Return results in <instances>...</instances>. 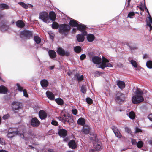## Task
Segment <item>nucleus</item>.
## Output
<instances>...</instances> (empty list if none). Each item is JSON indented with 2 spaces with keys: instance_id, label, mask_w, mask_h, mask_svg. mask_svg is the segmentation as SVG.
I'll list each match as a JSON object with an SVG mask.
<instances>
[{
  "instance_id": "obj_1",
  "label": "nucleus",
  "mask_w": 152,
  "mask_h": 152,
  "mask_svg": "<svg viewBox=\"0 0 152 152\" xmlns=\"http://www.w3.org/2000/svg\"><path fill=\"white\" fill-rule=\"evenodd\" d=\"M26 127L25 126H22L19 127L17 131L13 130L12 129H9L8 131L7 136L8 138H12L15 135H18L23 139L26 140V137L28 134L31 138L35 137V133L31 130H29L27 133L26 132Z\"/></svg>"
},
{
  "instance_id": "obj_2",
  "label": "nucleus",
  "mask_w": 152,
  "mask_h": 152,
  "mask_svg": "<svg viewBox=\"0 0 152 152\" xmlns=\"http://www.w3.org/2000/svg\"><path fill=\"white\" fill-rule=\"evenodd\" d=\"M92 61L94 64H97L98 68H101L104 69L105 67H112V65L109 63L108 60L103 56L102 59L98 56H94L92 58Z\"/></svg>"
},
{
  "instance_id": "obj_3",
  "label": "nucleus",
  "mask_w": 152,
  "mask_h": 152,
  "mask_svg": "<svg viewBox=\"0 0 152 152\" xmlns=\"http://www.w3.org/2000/svg\"><path fill=\"white\" fill-rule=\"evenodd\" d=\"M135 94L136 95L132 98V101L133 103L137 104L144 100V99L142 96L143 92L142 90L138 89L135 92Z\"/></svg>"
},
{
  "instance_id": "obj_4",
  "label": "nucleus",
  "mask_w": 152,
  "mask_h": 152,
  "mask_svg": "<svg viewBox=\"0 0 152 152\" xmlns=\"http://www.w3.org/2000/svg\"><path fill=\"white\" fill-rule=\"evenodd\" d=\"M70 29V27L68 24H62L59 26V32L64 35L68 34Z\"/></svg>"
},
{
  "instance_id": "obj_5",
  "label": "nucleus",
  "mask_w": 152,
  "mask_h": 152,
  "mask_svg": "<svg viewBox=\"0 0 152 152\" xmlns=\"http://www.w3.org/2000/svg\"><path fill=\"white\" fill-rule=\"evenodd\" d=\"M39 18L46 23H48L50 22V18L48 13L46 12H41Z\"/></svg>"
},
{
  "instance_id": "obj_6",
  "label": "nucleus",
  "mask_w": 152,
  "mask_h": 152,
  "mask_svg": "<svg viewBox=\"0 0 152 152\" xmlns=\"http://www.w3.org/2000/svg\"><path fill=\"white\" fill-rule=\"evenodd\" d=\"M125 94L121 93H119L116 94L115 99L116 102L119 103H121L125 100Z\"/></svg>"
},
{
  "instance_id": "obj_7",
  "label": "nucleus",
  "mask_w": 152,
  "mask_h": 152,
  "mask_svg": "<svg viewBox=\"0 0 152 152\" xmlns=\"http://www.w3.org/2000/svg\"><path fill=\"white\" fill-rule=\"evenodd\" d=\"M32 34V31L27 30H24L21 32L20 36L21 38L29 39L31 37Z\"/></svg>"
},
{
  "instance_id": "obj_8",
  "label": "nucleus",
  "mask_w": 152,
  "mask_h": 152,
  "mask_svg": "<svg viewBox=\"0 0 152 152\" xmlns=\"http://www.w3.org/2000/svg\"><path fill=\"white\" fill-rule=\"evenodd\" d=\"M87 35L86 31H83V33L79 34L76 36V38L77 41L80 42H83L84 40V37Z\"/></svg>"
},
{
  "instance_id": "obj_9",
  "label": "nucleus",
  "mask_w": 152,
  "mask_h": 152,
  "mask_svg": "<svg viewBox=\"0 0 152 152\" xmlns=\"http://www.w3.org/2000/svg\"><path fill=\"white\" fill-rule=\"evenodd\" d=\"M40 122L36 118H33L31 121V125L34 127H36L39 125Z\"/></svg>"
},
{
  "instance_id": "obj_10",
  "label": "nucleus",
  "mask_w": 152,
  "mask_h": 152,
  "mask_svg": "<svg viewBox=\"0 0 152 152\" xmlns=\"http://www.w3.org/2000/svg\"><path fill=\"white\" fill-rule=\"evenodd\" d=\"M57 52L58 54L62 56L65 55L67 56L69 54V52H65L63 49L61 48H58L57 50Z\"/></svg>"
},
{
  "instance_id": "obj_11",
  "label": "nucleus",
  "mask_w": 152,
  "mask_h": 152,
  "mask_svg": "<svg viewBox=\"0 0 152 152\" xmlns=\"http://www.w3.org/2000/svg\"><path fill=\"white\" fill-rule=\"evenodd\" d=\"M63 116L64 117V123H65L66 121L70 124V123H73V122L72 118L71 116L66 115L65 114H64Z\"/></svg>"
},
{
  "instance_id": "obj_12",
  "label": "nucleus",
  "mask_w": 152,
  "mask_h": 152,
  "mask_svg": "<svg viewBox=\"0 0 152 152\" xmlns=\"http://www.w3.org/2000/svg\"><path fill=\"white\" fill-rule=\"evenodd\" d=\"M77 28L78 30L81 31V33H83V31H86L85 30L86 28V27L80 22L79 23Z\"/></svg>"
},
{
  "instance_id": "obj_13",
  "label": "nucleus",
  "mask_w": 152,
  "mask_h": 152,
  "mask_svg": "<svg viewBox=\"0 0 152 152\" xmlns=\"http://www.w3.org/2000/svg\"><path fill=\"white\" fill-rule=\"evenodd\" d=\"M18 89L20 91H23V96L26 97H28V95L27 93V91L25 89H23L22 87H21L19 84H17Z\"/></svg>"
},
{
  "instance_id": "obj_14",
  "label": "nucleus",
  "mask_w": 152,
  "mask_h": 152,
  "mask_svg": "<svg viewBox=\"0 0 152 152\" xmlns=\"http://www.w3.org/2000/svg\"><path fill=\"white\" fill-rule=\"evenodd\" d=\"M18 4L25 9H27L28 7L32 8L33 7V6L31 4H26L23 2H19Z\"/></svg>"
},
{
  "instance_id": "obj_15",
  "label": "nucleus",
  "mask_w": 152,
  "mask_h": 152,
  "mask_svg": "<svg viewBox=\"0 0 152 152\" xmlns=\"http://www.w3.org/2000/svg\"><path fill=\"white\" fill-rule=\"evenodd\" d=\"M39 115L41 119H44L46 118L47 114L45 111L40 110L39 113Z\"/></svg>"
},
{
  "instance_id": "obj_16",
  "label": "nucleus",
  "mask_w": 152,
  "mask_h": 152,
  "mask_svg": "<svg viewBox=\"0 0 152 152\" xmlns=\"http://www.w3.org/2000/svg\"><path fill=\"white\" fill-rule=\"evenodd\" d=\"M12 105L13 108L15 110H18L21 108V104L19 102H14Z\"/></svg>"
},
{
  "instance_id": "obj_17",
  "label": "nucleus",
  "mask_w": 152,
  "mask_h": 152,
  "mask_svg": "<svg viewBox=\"0 0 152 152\" xmlns=\"http://www.w3.org/2000/svg\"><path fill=\"white\" fill-rule=\"evenodd\" d=\"M93 144L94 147L96 150L99 151L101 148V144L100 142H97L96 141L94 142Z\"/></svg>"
},
{
  "instance_id": "obj_18",
  "label": "nucleus",
  "mask_w": 152,
  "mask_h": 152,
  "mask_svg": "<svg viewBox=\"0 0 152 152\" xmlns=\"http://www.w3.org/2000/svg\"><path fill=\"white\" fill-rule=\"evenodd\" d=\"M68 145L69 148L72 149H74L77 147L76 143L73 140H72L69 142Z\"/></svg>"
},
{
  "instance_id": "obj_19",
  "label": "nucleus",
  "mask_w": 152,
  "mask_h": 152,
  "mask_svg": "<svg viewBox=\"0 0 152 152\" xmlns=\"http://www.w3.org/2000/svg\"><path fill=\"white\" fill-rule=\"evenodd\" d=\"M86 38L88 41L89 42H92L95 39L94 35L92 34H88L86 35Z\"/></svg>"
},
{
  "instance_id": "obj_20",
  "label": "nucleus",
  "mask_w": 152,
  "mask_h": 152,
  "mask_svg": "<svg viewBox=\"0 0 152 152\" xmlns=\"http://www.w3.org/2000/svg\"><path fill=\"white\" fill-rule=\"evenodd\" d=\"M90 129L89 126L88 125H86L83 126L82 131L84 134H87L89 133Z\"/></svg>"
},
{
  "instance_id": "obj_21",
  "label": "nucleus",
  "mask_w": 152,
  "mask_h": 152,
  "mask_svg": "<svg viewBox=\"0 0 152 152\" xmlns=\"http://www.w3.org/2000/svg\"><path fill=\"white\" fill-rule=\"evenodd\" d=\"M117 85L121 89H122L124 88L125 86L124 82L120 80H118L117 81Z\"/></svg>"
},
{
  "instance_id": "obj_22",
  "label": "nucleus",
  "mask_w": 152,
  "mask_h": 152,
  "mask_svg": "<svg viewBox=\"0 0 152 152\" xmlns=\"http://www.w3.org/2000/svg\"><path fill=\"white\" fill-rule=\"evenodd\" d=\"M58 134L61 137H65L67 134V131L64 129H60L58 131Z\"/></svg>"
},
{
  "instance_id": "obj_23",
  "label": "nucleus",
  "mask_w": 152,
  "mask_h": 152,
  "mask_svg": "<svg viewBox=\"0 0 152 152\" xmlns=\"http://www.w3.org/2000/svg\"><path fill=\"white\" fill-rule=\"evenodd\" d=\"M46 94L48 98L50 100H53L55 99L54 94L51 92L49 91L46 92Z\"/></svg>"
},
{
  "instance_id": "obj_24",
  "label": "nucleus",
  "mask_w": 152,
  "mask_h": 152,
  "mask_svg": "<svg viewBox=\"0 0 152 152\" xmlns=\"http://www.w3.org/2000/svg\"><path fill=\"white\" fill-rule=\"evenodd\" d=\"M79 22L74 20L73 19H72L70 21L69 24L70 26L72 27H77L78 25Z\"/></svg>"
},
{
  "instance_id": "obj_25",
  "label": "nucleus",
  "mask_w": 152,
  "mask_h": 152,
  "mask_svg": "<svg viewBox=\"0 0 152 152\" xmlns=\"http://www.w3.org/2000/svg\"><path fill=\"white\" fill-rule=\"evenodd\" d=\"M56 14L55 13L53 12H50L49 14V18H50V20L52 21H54L56 19Z\"/></svg>"
},
{
  "instance_id": "obj_26",
  "label": "nucleus",
  "mask_w": 152,
  "mask_h": 152,
  "mask_svg": "<svg viewBox=\"0 0 152 152\" xmlns=\"http://www.w3.org/2000/svg\"><path fill=\"white\" fill-rule=\"evenodd\" d=\"M127 115L131 119L133 120L135 118V114L134 112L133 111L128 113Z\"/></svg>"
},
{
  "instance_id": "obj_27",
  "label": "nucleus",
  "mask_w": 152,
  "mask_h": 152,
  "mask_svg": "<svg viewBox=\"0 0 152 152\" xmlns=\"http://www.w3.org/2000/svg\"><path fill=\"white\" fill-rule=\"evenodd\" d=\"M48 53L50 58H55L56 56V52L53 50H49Z\"/></svg>"
},
{
  "instance_id": "obj_28",
  "label": "nucleus",
  "mask_w": 152,
  "mask_h": 152,
  "mask_svg": "<svg viewBox=\"0 0 152 152\" xmlns=\"http://www.w3.org/2000/svg\"><path fill=\"white\" fill-rule=\"evenodd\" d=\"M16 26L19 28H22L25 26L24 23L21 20H19L16 22Z\"/></svg>"
},
{
  "instance_id": "obj_29",
  "label": "nucleus",
  "mask_w": 152,
  "mask_h": 152,
  "mask_svg": "<svg viewBox=\"0 0 152 152\" xmlns=\"http://www.w3.org/2000/svg\"><path fill=\"white\" fill-rule=\"evenodd\" d=\"M40 83L42 87H46L48 84V82L47 80L43 79L41 81Z\"/></svg>"
},
{
  "instance_id": "obj_30",
  "label": "nucleus",
  "mask_w": 152,
  "mask_h": 152,
  "mask_svg": "<svg viewBox=\"0 0 152 152\" xmlns=\"http://www.w3.org/2000/svg\"><path fill=\"white\" fill-rule=\"evenodd\" d=\"M10 7L7 4L4 3L0 4V9L1 10L8 9Z\"/></svg>"
},
{
  "instance_id": "obj_31",
  "label": "nucleus",
  "mask_w": 152,
  "mask_h": 152,
  "mask_svg": "<svg viewBox=\"0 0 152 152\" xmlns=\"http://www.w3.org/2000/svg\"><path fill=\"white\" fill-rule=\"evenodd\" d=\"M7 88L3 86H0V93L5 94L7 92Z\"/></svg>"
},
{
  "instance_id": "obj_32",
  "label": "nucleus",
  "mask_w": 152,
  "mask_h": 152,
  "mask_svg": "<svg viewBox=\"0 0 152 152\" xmlns=\"http://www.w3.org/2000/svg\"><path fill=\"white\" fill-rule=\"evenodd\" d=\"M85 122V120L82 118H80L77 121L78 124L81 125H84Z\"/></svg>"
},
{
  "instance_id": "obj_33",
  "label": "nucleus",
  "mask_w": 152,
  "mask_h": 152,
  "mask_svg": "<svg viewBox=\"0 0 152 152\" xmlns=\"http://www.w3.org/2000/svg\"><path fill=\"white\" fill-rule=\"evenodd\" d=\"M34 39L35 42L37 44H39L41 41V38L38 36H35Z\"/></svg>"
},
{
  "instance_id": "obj_34",
  "label": "nucleus",
  "mask_w": 152,
  "mask_h": 152,
  "mask_svg": "<svg viewBox=\"0 0 152 152\" xmlns=\"http://www.w3.org/2000/svg\"><path fill=\"white\" fill-rule=\"evenodd\" d=\"M75 77L77 78L78 81H80L82 80L83 79V75L80 76L79 74L77 73L75 75Z\"/></svg>"
},
{
  "instance_id": "obj_35",
  "label": "nucleus",
  "mask_w": 152,
  "mask_h": 152,
  "mask_svg": "<svg viewBox=\"0 0 152 152\" xmlns=\"http://www.w3.org/2000/svg\"><path fill=\"white\" fill-rule=\"evenodd\" d=\"M116 129H113V131L115 133V136L117 137L120 138L121 137V133L119 132V131L118 130H115Z\"/></svg>"
},
{
  "instance_id": "obj_36",
  "label": "nucleus",
  "mask_w": 152,
  "mask_h": 152,
  "mask_svg": "<svg viewBox=\"0 0 152 152\" xmlns=\"http://www.w3.org/2000/svg\"><path fill=\"white\" fill-rule=\"evenodd\" d=\"M74 50L75 52L77 53H79L81 51L82 49L81 47L80 46H76L74 47Z\"/></svg>"
},
{
  "instance_id": "obj_37",
  "label": "nucleus",
  "mask_w": 152,
  "mask_h": 152,
  "mask_svg": "<svg viewBox=\"0 0 152 152\" xmlns=\"http://www.w3.org/2000/svg\"><path fill=\"white\" fill-rule=\"evenodd\" d=\"M9 28L8 26L3 25L0 27V29L2 31H7Z\"/></svg>"
},
{
  "instance_id": "obj_38",
  "label": "nucleus",
  "mask_w": 152,
  "mask_h": 152,
  "mask_svg": "<svg viewBox=\"0 0 152 152\" xmlns=\"http://www.w3.org/2000/svg\"><path fill=\"white\" fill-rule=\"evenodd\" d=\"M59 26L58 24L56 22H54L52 24V27L53 28L56 29L58 27L59 28Z\"/></svg>"
},
{
  "instance_id": "obj_39",
  "label": "nucleus",
  "mask_w": 152,
  "mask_h": 152,
  "mask_svg": "<svg viewBox=\"0 0 152 152\" xmlns=\"http://www.w3.org/2000/svg\"><path fill=\"white\" fill-rule=\"evenodd\" d=\"M55 101L59 105H61L63 104V100L60 98L56 99Z\"/></svg>"
},
{
  "instance_id": "obj_40",
  "label": "nucleus",
  "mask_w": 152,
  "mask_h": 152,
  "mask_svg": "<svg viewBox=\"0 0 152 152\" xmlns=\"http://www.w3.org/2000/svg\"><path fill=\"white\" fill-rule=\"evenodd\" d=\"M146 65L147 67L151 69L152 68V61H148L146 63Z\"/></svg>"
},
{
  "instance_id": "obj_41",
  "label": "nucleus",
  "mask_w": 152,
  "mask_h": 152,
  "mask_svg": "<svg viewBox=\"0 0 152 152\" xmlns=\"http://www.w3.org/2000/svg\"><path fill=\"white\" fill-rule=\"evenodd\" d=\"M130 62L134 67H137V64L136 61L133 60H132L130 61Z\"/></svg>"
},
{
  "instance_id": "obj_42",
  "label": "nucleus",
  "mask_w": 152,
  "mask_h": 152,
  "mask_svg": "<svg viewBox=\"0 0 152 152\" xmlns=\"http://www.w3.org/2000/svg\"><path fill=\"white\" fill-rule=\"evenodd\" d=\"M143 145V142L141 141H139L137 144V146L139 148H140L142 147Z\"/></svg>"
},
{
  "instance_id": "obj_43",
  "label": "nucleus",
  "mask_w": 152,
  "mask_h": 152,
  "mask_svg": "<svg viewBox=\"0 0 152 152\" xmlns=\"http://www.w3.org/2000/svg\"><path fill=\"white\" fill-rule=\"evenodd\" d=\"M81 91L83 93L86 92V87L85 85H83L81 87Z\"/></svg>"
},
{
  "instance_id": "obj_44",
  "label": "nucleus",
  "mask_w": 152,
  "mask_h": 152,
  "mask_svg": "<svg viewBox=\"0 0 152 152\" xmlns=\"http://www.w3.org/2000/svg\"><path fill=\"white\" fill-rule=\"evenodd\" d=\"M135 13L133 12H129L128 15L127 17H129L131 18H133L132 17V16L134 15Z\"/></svg>"
},
{
  "instance_id": "obj_45",
  "label": "nucleus",
  "mask_w": 152,
  "mask_h": 152,
  "mask_svg": "<svg viewBox=\"0 0 152 152\" xmlns=\"http://www.w3.org/2000/svg\"><path fill=\"white\" fill-rule=\"evenodd\" d=\"M86 101L88 104H91L93 102L92 99L89 98L86 99Z\"/></svg>"
},
{
  "instance_id": "obj_46",
  "label": "nucleus",
  "mask_w": 152,
  "mask_h": 152,
  "mask_svg": "<svg viewBox=\"0 0 152 152\" xmlns=\"http://www.w3.org/2000/svg\"><path fill=\"white\" fill-rule=\"evenodd\" d=\"M77 112V110L75 108H73L72 110V113L75 115H76Z\"/></svg>"
},
{
  "instance_id": "obj_47",
  "label": "nucleus",
  "mask_w": 152,
  "mask_h": 152,
  "mask_svg": "<svg viewBox=\"0 0 152 152\" xmlns=\"http://www.w3.org/2000/svg\"><path fill=\"white\" fill-rule=\"evenodd\" d=\"M86 55L85 54H82L80 57V59L81 60H83L86 57Z\"/></svg>"
},
{
  "instance_id": "obj_48",
  "label": "nucleus",
  "mask_w": 152,
  "mask_h": 152,
  "mask_svg": "<svg viewBox=\"0 0 152 152\" xmlns=\"http://www.w3.org/2000/svg\"><path fill=\"white\" fill-rule=\"evenodd\" d=\"M135 132L136 133L140 132H142V131L139 128L136 127L135 129Z\"/></svg>"
},
{
  "instance_id": "obj_49",
  "label": "nucleus",
  "mask_w": 152,
  "mask_h": 152,
  "mask_svg": "<svg viewBox=\"0 0 152 152\" xmlns=\"http://www.w3.org/2000/svg\"><path fill=\"white\" fill-rule=\"evenodd\" d=\"M101 73L99 71L96 72L95 73V76L96 77H99Z\"/></svg>"
},
{
  "instance_id": "obj_50",
  "label": "nucleus",
  "mask_w": 152,
  "mask_h": 152,
  "mask_svg": "<svg viewBox=\"0 0 152 152\" xmlns=\"http://www.w3.org/2000/svg\"><path fill=\"white\" fill-rule=\"evenodd\" d=\"M125 131L128 133H130L131 132V130L130 129L127 127H125Z\"/></svg>"
},
{
  "instance_id": "obj_51",
  "label": "nucleus",
  "mask_w": 152,
  "mask_h": 152,
  "mask_svg": "<svg viewBox=\"0 0 152 152\" xmlns=\"http://www.w3.org/2000/svg\"><path fill=\"white\" fill-rule=\"evenodd\" d=\"M131 142L132 144L133 145H135L137 143L135 140L134 139H132Z\"/></svg>"
},
{
  "instance_id": "obj_52",
  "label": "nucleus",
  "mask_w": 152,
  "mask_h": 152,
  "mask_svg": "<svg viewBox=\"0 0 152 152\" xmlns=\"http://www.w3.org/2000/svg\"><path fill=\"white\" fill-rule=\"evenodd\" d=\"M147 26H149L150 28V31L152 30V26L150 23L147 22L146 24Z\"/></svg>"
},
{
  "instance_id": "obj_53",
  "label": "nucleus",
  "mask_w": 152,
  "mask_h": 152,
  "mask_svg": "<svg viewBox=\"0 0 152 152\" xmlns=\"http://www.w3.org/2000/svg\"><path fill=\"white\" fill-rule=\"evenodd\" d=\"M60 121H63L64 122V117L63 116V117H58L57 118Z\"/></svg>"
},
{
  "instance_id": "obj_54",
  "label": "nucleus",
  "mask_w": 152,
  "mask_h": 152,
  "mask_svg": "<svg viewBox=\"0 0 152 152\" xmlns=\"http://www.w3.org/2000/svg\"><path fill=\"white\" fill-rule=\"evenodd\" d=\"M51 124L53 125L56 126L58 124V122L55 121H52L51 122Z\"/></svg>"
},
{
  "instance_id": "obj_55",
  "label": "nucleus",
  "mask_w": 152,
  "mask_h": 152,
  "mask_svg": "<svg viewBox=\"0 0 152 152\" xmlns=\"http://www.w3.org/2000/svg\"><path fill=\"white\" fill-rule=\"evenodd\" d=\"M9 115L8 114L5 115L2 118L3 119L5 120L8 118L9 117Z\"/></svg>"
},
{
  "instance_id": "obj_56",
  "label": "nucleus",
  "mask_w": 152,
  "mask_h": 152,
  "mask_svg": "<svg viewBox=\"0 0 152 152\" xmlns=\"http://www.w3.org/2000/svg\"><path fill=\"white\" fill-rule=\"evenodd\" d=\"M143 8H144L145 7V10H147V12L148 14V15H149V12H148V9H147V8H146V5H145V1H144V5L143 6Z\"/></svg>"
},
{
  "instance_id": "obj_57",
  "label": "nucleus",
  "mask_w": 152,
  "mask_h": 152,
  "mask_svg": "<svg viewBox=\"0 0 152 152\" xmlns=\"http://www.w3.org/2000/svg\"><path fill=\"white\" fill-rule=\"evenodd\" d=\"M143 8H144L145 7V10H147V12L148 14V15H149V12H148V9H147V8H146V5H145V1H144V5L143 6Z\"/></svg>"
},
{
  "instance_id": "obj_58",
  "label": "nucleus",
  "mask_w": 152,
  "mask_h": 152,
  "mask_svg": "<svg viewBox=\"0 0 152 152\" xmlns=\"http://www.w3.org/2000/svg\"><path fill=\"white\" fill-rule=\"evenodd\" d=\"M148 118L152 122V114H149L148 116Z\"/></svg>"
},
{
  "instance_id": "obj_59",
  "label": "nucleus",
  "mask_w": 152,
  "mask_h": 152,
  "mask_svg": "<svg viewBox=\"0 0 152 152\" xmlns=\"http://www.w3.org/2000/svg\"><path fill=\"white\" fill-rule=\"evenodd\" d=\"M5 142L4 140H1V138H0V143L1 145H4V144Z\"/></svg>"
},
{
  "instance_id": "obj_60",
  "label": "nucleus",
  "mask_w": 152,
  "mask_h": 152,
  "mask_svg": "<svg viewBox=\"0 0 152 152\" xmlns=\"http://www.w3.org/2000/svg\"><path fill=\"white\" fill-rule=\"evenodd\" d=\"M148 56L147 54H145L143 56V59H146L148 58Z\"/></svg>"
},
{
  "instance_id": "obj_61",
  "label": "nucleus",
  "mask_w": 152,
  "mask_h": 152,
  "mask_svg": "<svg viewBox=\"0 0 152 152\" xmlns=\"http://www.w3.org/2000/svg\"><path fill=\"white\" fill-rule=\"evenodd\" d=\"M129 47L131 50H134L137 49V48L136 47H131L130 46H129Z\"/></svg>"
},
{
  "instance_id": "obj_62",
  "label": "nucleus",
  "mask_w": 152,
  "mask_h": 152,
  "mask_svg": "<svg viewBox=\"0 0 152 152\" xmlns=\"http://www.w3.org/2000/svg\"><path fill=\"white\" fill-rule=\"evenodd\" d=\"M148 142L150 145H152V140H149Z\"/></svg>"
},
{
  "instance_id": "obj_63",
  "label": "nucleus",
  "mask_w": 152,
  "mask_h": 152,
  "mask_svg": "<svg viewBox=\"0 0 152 152\" xmlns=\"http://www.w3.org/2000/svg\"><path fill=\"white\" fill-rule=\"evenodd\" d=\"M149 19V21L152 24V18L151 17H149L148 18Z\"/></svg>"
},
{
  "instance_id": "obj_64",
  "label": "nucleus",
  "mask_w": 152,
  "mask_h": 152,
  "mask_svg": "<svg viewBox=\"0 0 152 152\" xmlns=\"http://www.w3.org/2000/svg\"><path fill=\"white\" fill-rule=\"evenodd\" d=\"M48 152H54L53 149H49L48 150Z\"/></svg>"
}]
</instances>
